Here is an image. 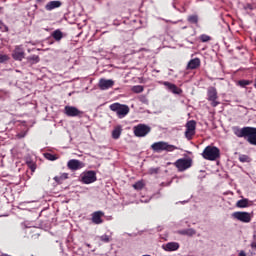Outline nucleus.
Listing matches in <instances>:
<instances>
[{
	"label": "nucleus",
	"instance_id": "f257e3e1",
	"mask_svg": "<svg viewBox=\"0 0 256 256\" xmlns=\"http://www.w3.org/2000/svg\"><path fill=\"white\" fill-rule=\"evenodd\" d=\"M201 155L206 161H217L221 157V150L217 146H207Z\"/></svg>",
	"mask_w": 256,
	"mask_h": 256
},
{
	"label": "nucleus",
	"instance_id": "f03ea898",
	"mask_svg": "<svg viewBox=\"0 0 256 256\" xmlns=\"http://www.w3.org/2000/svg\"><path fill=\"white\" fill-rule=\"evenodd\" d=\"M110 109L118 115L119 119L129 115V106L125 104L113 103L110 105Z\"/></svg>",
	"mask_w": 256,
	"mask_h": 256
},
{
	"label": "nucleus",
	"instance_id": "7ed1b4c3",
	"mask_svg": "<svg viewBox=\"0 0 256 256\" xmlns=\"http://www.w3.org/2000/svg\"><path fill=\"white\" fill-rule=\"evenodd\" d=\"M152 149L153 151H155L156 153H161V151H175L177 149H179L177 146L171 145L167 142H155L154 144H152Z\"/></svg>",
	"mask_w": 256,
	"mask_h": 256
},
{
	"label": "nucleus",
	"instance_id": "20e7f679",
	"mask_svg": "<svg viewBox=\"0 0 256 256\" xmlns=\"http://www.w3.org/2000/svg\"><path fill=\"white\" fill-rule=\"evenodd\" d=\"M232 219H235V221H240V223H251L253 219V212H241L237 211L232 213Z\"/></svg>",
	"mask_w": 256,
	"mask_h": 256
},
{
	"label": "nucleus",
	"instance_id": "39448f33",
	"mask_svg": "<svg viewBox=\"0 0 256 256\" xmlns=\"http://www.w3.org/2000/svg\"><path fill=\"white\" fill-rule=\"evenodd\" d=\"M133 131L136 137H146L151 133V127L145 124H138L137 126H134Z\"/></svg>",
	"mask_w": 256,
	"mask_h": 256
},
{
	"label": "nucleus",
	"instance_id": "423d86ee",
	"mask_svg": "<svg viewBox=\"0 0 256 256\" xmlns=\"http://www.w3.org/2000/svg\"><path fill=\"white\" fill-rule=\"evenodd\" d=\"M192 164H193V161L187 158H180L174 163L175 167L180 172L187 171V169H189Z\"/></svg>",
	"mask_w": 256,
	"mask_h": 256
},
{
	"label": "nucleus",
	"instance_id": "0eeeda50",
	"mask_svg": "<svg viewBox=\"0 0 256 256\" xmlns=\"http://www.w3.org/2000/svg\"><path fill=\"white\" fill-rule=\"evenodd\" d=\"M81 181L84 183V185L95 183V181H97V173H95L93 170L84 172L82 174Z\"/></svg>",
	"mask_w": 256,
	"mask_h": 256
},
{
	"label": "nucleus",
	"instance_id": "6e6552de",
	"mask_svg": "<svg viewBox=\"0 0 256 256\" xmlns=\"http://www.w3.org/2000/svg\"><path fill=\"white\" fill-rule=\"evenodd\" d=\"M196 128H197V122H195L194 120H190L186 123L185 137L186 139H188V141H191V139H193Z\"/></svg>",
	"mask_w": 256,
	"mask_h": 256
},
{
	"label": "nucleus",
	"instance_id": "1a4fd4ad",
	"mask_svg": "<svg viewBox=\"0 0 256 256\" xmlns=\"http://www.w3.org/2000/svg\"><path fill=\"white\" fill-rule=\"evenodd\" d=\"M12 59H14V61H22L25 59V48H23V45L15 46L12 52Z\"/></svg>",
	"mask_w": 256,
	"mask_h": 256
},
{
	"label": "nucleus",
	"instance_id": "9d476101",
	"mask_svg": "<svg viewBox=\"0 0 256 256\" xmlns=\"http://www.w3.org/2000/svg\"><path fill=\"white\" fill-rule=\"evenodd\" d=\"M64 113L67 117H81L83 111L77 109L75 106H65Z\"/></svg>",
	"mask_w": 256,
	"mask_h": 256
},
{
	"label": "nucleus",
	"instance_id": "9b49d317",
	"mask_svg": "<svg viewBox=\"0 0 256 256\" xmlns=\"http://www.w3.org/2000/svg\"><path fill=\"white\" fill-rule=\"evenodd\" d=\"M232 131L234 133V135H236V137H248L250 131H251V127H244V128H239L237 126H234L232 128Z\"/></svg>",
	"mask_w": 256,
	"mask_h": 256
},
{
	"label": "nucleus",
	"instance_id": "f8f14e48",
	"mask_svg": "<svg viewBox=\"0 0 256 256\" xmlns=\"http://www.w3.org/2000/svg\"><path fill=\"white\" fill-rule=\"evenodd\" d=\"M113 85H115V81H113L112 79L107 80L105 78H101L98 83L99 89H101L102 91H107V89H111Z\"/></svg>",
	"mask_w": 256,
	"mask_h": 256
},
{
	"label": "nucleus",
	"instance_id": "ddd939ff",
	"mask_svg": "<svg viewBox=\"0 0 256 256\" xmlns=\"http://www.w3.org/2000/svg\"><path fill=\"white\" fill-rule=\"evenodd\" d=\"M67 167L68 169H71V171H78V169H83V167H85V163L77 159H72L68 161Z\"/></svg>",
	"mask_w": 256,
	"mask_h": 256
},
{
	"label": "nucleus",
	"instance_id": "4468645a",
	"mask_svg": "<svg viewBox=\"0 0 256 256\" xmlns=\"http://www.w3.org/2000/svg\"><path fill=\"white\" fill-rule=\"evenodd\" d=\"M208 99L211 101L212 107H217L219 102H217V89L211 87L208 89Z\"/></svg>",
	"mask_w": 256,
	"mask_h": 256
},
{
	"label": "nucleus",
	"instance_id": "2eb2a0df",
	"mask_svg": "<svg viewBox=\"0 0 256 256\" xmlns=\"http://www.w3.org/2000/svg\"><path fill=\"white\" fill-rule=\"evenodd\" d=\"M163 85L168 89V91H171L174 95H181L183 93V90L181 88L177 87V85L171 83V82H163Z\"/></svg>",
	"mask_w": 256,
	"mask_h": 256
},
{
	"label": "nucleus",
	"instance_id": "dca6fc26",
	"mask_svg": "<svg viewBox=\"0 0 256 256\" xmlns=\"http://www.w3.org/2000/svg\"><path fill=\"white\" fill-rule=\"evenodd\" d=\"M103 215H105V213H103L102 211H96L92 214V223H94L95 225H101V223H103Z\"/></svg>",
	"mask_w": 256,
	"mask_h": 256
},
{
	"label": "nucleus",
	"instance_id": "f3484780",
	"mask_svg": "<svg viewBox=\"0 0 256 256\" xmlns=\"http://www.w3.org/2000/svg\"><path fill=\"white\" fill-rule=\"evenodd\" d=\"M162 249H164V251H168V252L177 251L179 249V243L178 242H168L162 246Z\"/></svg>",
	"mask_w": 256,
	"mask_h": 256
},
{
	"label": "nucleus",
	"instance_id": "a211bd4d",
	"mask_svg": "<svg viewBox=\"0 0 256 256\" xmlns=\"http://www.w3.org/2000/svg\"><path fill=\"white\" fill-rule=\"evenodd\" d=\"M62 3L59 0L50 1L45 5L46 11H53V9H59Z\"/></svg>",
	"mask_w": 256,
	"mask_h": 256
},
{
	"label": "nucleus",
	"instance_id": "6ab92c4d",
	"mask_svg": "<svg viewBox=\"0 0 256 256\" xmlns=\"http://www.w3.org/2000/svg\"><path fill=\"white\" fill-rule=\"evenodd\" d=\"M247 137V141L250 145H256V128L251 127Z\"/></svg>",
	"mask_w": 256,
	"mask_h": 256
},
{
	"label": "nucleus",
	"instance_id": "aec40b11",
	"mask_svg": "<svg viewBox=\"0 0 256 256\" xmlns=\"http://www.w3.org/2000/svg\"><path fill=\"white\" fill-rule=\"evenodd\" d=\"M197 231L193 228H188L184 230H178L177 234L178 235H186L187 237H193V235H196Z\"/></svg>",
	"mask_w": 256,
	"mask_h": 256
},
{
	"label": "nucleus",
	"instance_id": "412c9836",
	"mask_svg": "<svg viewBox=\"0 0 256 256\" xmlns=\"http://www.w3.org/2000/svg\"><path fill=\"white\" fill-rule=\"evenodd\" d=\"M201 60L199 58H194L190 60L187 64V69H197V67H200Z\"/></svg>",
	"mask_w": 256,
	"mask_h": 256
},
{
	"label": "nucleus",
	"instance_id": "4be33fe9",
	"mask_svg": "<svg viewBox=\"0 0 256 256\" xmlns=\"http://www.w3.org/2000/svg\"><path fill=\"white\" fill-rule=\"evenodd\" d=\"M123 132V128L121 126H117L114 128V130L112 131V137L114 139H119V137H121V133Z\"/></svg>",
	"mask_w": 256,
	"mask_h": 256
},
{
	"label": "nucleus",
	"instance_id": "5701e85b",
	"mask_svg": "<svg viewBox=\"0 0 256 256\" xmlns=\"http://www.w3.org/2000/svg\"><path fill=\"white\" fill-rule=\"evenodd\" d=\"M39 61H41V59L39 58L38 55H32V56L27 57V62L30 65H36V63H39Z\"/></svg>",
	"mask_w": 256,
	"mask_h": 256
},
{
	"label": "nucleus",
	"instance_id": "b1692460",
	"mask_svg": "<svg viewBox=\"0 0 256 256\" xmlns=\"http://www.w3.org/2000/svg\"><path fill=\"white\" fill-rule=\"evenodd\" d=\"M236 207H238L239 209H245V207H249V200L248 199L239 200L236 203Z\"/></svg>",
	"mask_w": 256,
	"mask_h": 256
},
{
	"label": "nucleus",
	"instance_id": "393cba45",
	"mask_svg": "<svg viewBox=\"0 0 256 256\" xmlns=\"http://www.w3.org/2000/svg\"><path fill=\"white\" fill-rule=\"evenodd\" d=\"M52 37L55 41H61L63 39V32L61 30H55L52 32Z\"/></svg>",
	"mask_w": 256,
	"mask_h": 256
},
{
	"label": "nucleus",
	"instance_id": "a878e982",
	"mask_svg": "<svg viewBox=\"0 0 256 256\" xmlns=\"http://www.w3.org/2000/svg\"><path fill=\"white\" fill-rule=\"evenodd\" d=\"M239 162L240 163H251V158L245 154H240Z\"/></svg>",
	"mask_w": 256,
	"mask_h": 256
},
{
	"label": "nucleus",
	"instance_id": "bb28decb",
	"mask_svg": "<svg viewBox=\"0 0 256 256\" xmlns=\"http://www.w3.org/2000/svg\"><path fill=\"white\" fill-rule=\"evenodd\" d=\"M45 159H47L48 161H57V159H59V157H57V155L55 154H51V153H45L44 154Z\"/></svg>",
	"mask_w": 256,
	"mask_h": 256
},
{
	"label": "nucleus",
	"instance_id": "cd10ccee",
	"mask_svg": "<svg viewBox=\"0 0 256 256\" xmlns=\"http://www.w3.org/2000/svg\"><path fill=\"white\" fill-rule=\"evenodd\" d=\"M67 178H68V174L64 173L61 176L54 177V181H56V183H61V181L65 180Z\"/></svg>",
	"mask_w": 256,
	"mask_h": 256
},
{
	"label": "nucleus",
	"instance_id": "c85d7f7f",
	"mask_svg": "<svg viewBox=\"0 0 256 256\" xmlns=\"http://www.w3.org/2000/svg\"><path fill=\"white\" fill-rule=\"evenodd\" d=\"M133 93H143L144 88L141 85L133 86L132 89Z\"/></svg>",
	"mask_w": 256,
	"mask_h": 256
},
{
	"label": "nucleus",
	"instance_id": "c756f323",
	"mask_svg": "<svg viewBox=\"0 0 256 256\" xmlns=\"http://www.w3.org/2000/svg\"><path fill=\"white\" fill-rule=\"evenodd\" d=\"M134 189H137L138 191L143 189L144 187V184H143V181H138L136 182L134 185H133Z\"/></svg>",
	"mask_w": 256,
	"mask_h": 256
},
{
	"label": "nucleus",
	"instance_id": "7c9ffc66",
	"mask_svg": "<svg viewBox=\"0 0 256 256\" xmlns=\"http://www.w3.org/2000/svg\"><path fill=\"white\" fill-rule=\"evenodd\" d=\"M200 40L202 41V43H207V41H211V37L203 34L200 36Z\"/></svg>",
	"mask_w": 256,
	"mask_h": 256
},
{
	"label": "nucleus",
	"instance_id": "2f4dec72",
	"mask_svg": "<svg viewBox=\"0 0 256 256\" xmlns=\"http://www.w3.org/2000/svg\"><path fill=\"white\" fill-rule=\"evenodd\" d=\"M239 85L241 87H247V85H251V82L249 80H240Z\"/></svg>",
	"mask_w": 256,
	"mask_h": 256
},
{
	"label": "nucleus",
	"instance_id": "473e14b6",
	"mask_svg": "<svg viewBox=\"0 0 256 256\" xmlns=\"http://www.w3.org/2000/svg\"><path fill=\"white\" fill-rule=\"evenodd\" d=\"M148 173L149 175H157L159 173V168H150Z\"/></svg>",
	"mask_w": 256,
	"mask_h": 256
},
{
	"label": "nucleus",
	"instance_id": "72a5a7b5",
	"mask_svg": "<svg viewBox=\"0 0 256 256\" xmlns=\"http://www.w3.org/2000/svg\"><path fill=\"white\" fill-rule=\"evenodd\" d=\"M5 61H9V56L7 54L0 55V63H5Z\"/></svg>",
	"mask_w": 256,
	"mask_h": 256
},
{
	"label": "nucleus",
	"instance_id": "f704fd0d",
	"mask_svg": "<svg viewBox=\"0 0 256 256\" xmlns=\"http://www.w3.org/2000/svg\"><path fill=\"white\" fill-rule=\"evenodd\" d=\"M188 21H189L190 23H197L198 18H197V16L192 15V16H189V17H188Z\"/></svg>",
	"mask_w": 256,
	"mask_h": 256
},
{
	"label": "nucleus",
	"instance_id": "c9c22d12",
	"mask_svg": "<svg viewBox=\"0 0 256 256\" xmlns=\"http://www.w3.org/2000/svg\"><path fill=\"white\" fill-rule=\"evenodd\" d=\"M27 165L31 169L32 172H35V169H37V166L33 162H27Z\"/></svg>",
	"mask_w": 256,
	"mask_h": 256
},
{
	"label": "nucleus",
	"instance_id": "e433bc0d",
	"mask_svg": "<svg viewBox=\"0 0 256 256\" xmlns=\"http://www.w3.org/2000/svg\"><path fill=\"white\" fill-rule=\"evenodd\" d=\"M100 241H103L104 243H109L110 238H109L108 235H102V236L100 237Z\"/></svg>",
	"mask_w": 256,
	"mask_h": 256
},
{
	"label": "nucleus",
	"instance_id": "4c0bfd02",
	"mask_svg": "<svg viewBox=\"0 0 256 256\" xmlns=\"http://www.w3.org/2000/svg\"><path fill=\"white\" fill-rule=\"evenodd\" d=\"M25 135H27V132H22L18 134L19 139H23V137H25Z\"/></svg>",
	"mask_w": 256,
	"mask_h": 256
},
{
	"label": "nucleus",
	"instance_id": "58836bf2",
	"mask_svg": "<svg viewBox=\"0 0 256 256\" xmlns=\"http://www.w3.org/2000/svg\"><path fill=\"white\" fill-rule=\"evenodd\" d=\"M238 256H247V253H245L244 250H241L238 254Z\"/></svg>",
	"mask_w": 256,
	"mask_h": 256
},
{
	"label": "nucleus",
	"instance_id": "ea45409f",
	"mask_svg": "<svg viewBox=\"0 0 256 256\" xmlns=\"http://www.w3.org/2000/svg\"><path fill=\"white\" fill-rule=\"evenodd\" d=\"M1 29H2V31H9V28H7L6 25H2V26H1Z\"/></svg>",
	"mask_w": 256,
	"mask_h": 256
},
{
	"label": "nucleus",
	"instance_id": "a19ab883",
	"mask_svg": "<svg viewBox=\"0 0 256 256\" xmlns=\"http://www.w3.org/2000/svg\"><path fill=\"white\" fill-rule=\"evenodd\" d=\"M141 101H142V103H149V101L147 100L146 97H142V98H141Z\"/></svg>",
	"mask_w": 256,
	"mask_h": 256
},
{
	"label": "nucleus",
	"instance_id": "79ce46f5",
	"mask_svg": "<svg viewBox=\"0 0 256 256\" xmlns=\"http://www.w3.org/2000/svg\"><path fill=\"white\" fill-rule=\"evenodd\" d=\"M251 247H252V249H256V241H253V242L251 243Z\"/></svg>",
	"mask_w": 256,
	"mask_h": 256
},
{
	"label": "nucleus",
	"instance_id": "37998d69",
	"mask_svg": "<svg viewBox=\"0 0 256 256\" xmlns=\"http://www.w3.org/2000/svg\"><path fill=\"white\" fill-rule=\"evenodd\" d=\"M253 238L256 239V235L255 234L253 235Z\"/></svg>",
	"mask_w": 256,
	"mask_h": 256
},
{
	"label": "nucleus",
	"instance_id": "c03bdc74",
	"mask_svg": "<svg viewBox=\"0 0 256 256\" xmlns=\"http://www.w3.org/2000/svg\"><path fill=\"white\" fill-rule=\"evenodd\" d=\"M87 247H91V245L87 244Z\"/></svg>",
	"mask_w": 256,
	"mask_h": 256
},
{
	"label": "nucleus",
	"instance_id": "a18cd8bd",
	"mask_svg": "<svg viewBox=\"0 0 256 256\" xmlns=\"http://www.w3.org/2000/svg\"><path fill=\"white\" fill-rule=\"evenodd\" d=\"M37 1H42V0H37Z\"/></svg>",
	"mask_w": 256,
	"mask_h": 256
}]
</instances>
